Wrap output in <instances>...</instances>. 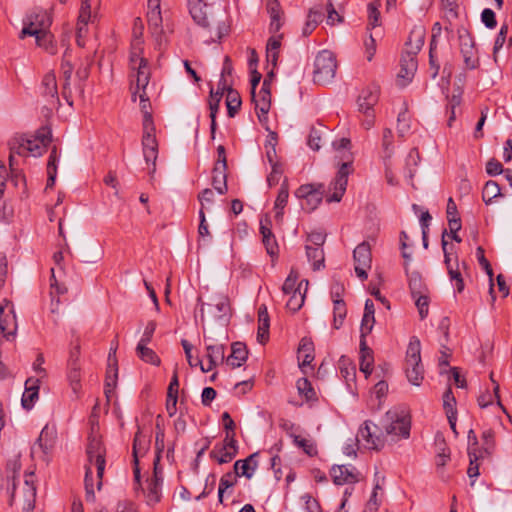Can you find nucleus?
I'll list each match as a JSON object with an SVG mask.
<instances>
[{
	"instance_id": "nucleus-1",
	"label": "nucleus",
	"mask_w": 512,
	"mask_h": 512,
	"mask_svg": "<svg viewBox=\"0 0 512 512\" xmlns=\"http://www.w3.org/2000/svg\"><path fill=\"white\" fill-rule=\"evenodd\" d=\"M188 10L196 25L209 33L211 41L220 40L229 32L226 7L209 0H188Z\"/></svg>"
},
{
	"instance_id": "nucleus-2",
	"label": "nucleus",
	"mask_w": 512,
	"mask_h": 512,
	"mask_svg": "<svg viewBox=\"0 0 512 512\" xmlns=\"http://www.w3.org/2000/svg\"><path fill=\"white\" fill-rule=\"evenodd\" d=\"M333 148L339 153L337 156L341 162L335 179L331 182L329 190L331 195L327 196V202H340L347 187L348 176L352 172L353 156L350 151L351 141L348 138H341L333 141Z\"/></svg>"
},
{
	"instance_id": "nucleus-3",
	"label": "nucleus",
	"mask_w": 512,
	"mask_h": 512,
	"mask_svg": "<svg viewBox=\"0 0 512 512\" xmlns=\"http://www.w3.org/2000/svg\"><path fill=\"white\" fill-rule=\"evenodd\" d=\"M384 428L387 436L408 438L411 429V419L408 412L400 407L388 410L384 418Z\"/></svg>"
},
{
	"instance_id": "nucleus-4",
	"label": "nucleus",
	"mask_w": 512,
	"mask_h": 512,
	"mask_svg": "<svg viewBox=\"0 0 512 512\" xmlns=\"http://www.w3.org/2000/svg\"><path fill=\"white\" fill-rule=\"evenodd\" d=\"M420 353V341L417 337H412L406 351L405 371L408 381L416 386H419L424 378V368L421 363Z\"/></svg>"
},
{
	"instance_id": "nucleus-5",
	"label": "nucleus",
	"mask_w": 512,
	"mask_h": 512,
	"mask_svg": "<svg viewBox=\"0 0 512 512\" xmlns=\"http://www.w3.org/2000/svg\"><path fill=\"white\" fill-rule=\"evenodd\" d=\"M313 80L317 84L330 83L336 74L337 62L335 55L328 50H322L318 53L314 62Z\"/></svg>"
},
{
	"instance_id": "nucleus-6",
	"label": "nucleus",
	"mask_w": 512,
	"mask_h": 512,
	"mask_svg": "<svg viewBox=\"0 0 512 512\" xmlns=\"http://www.w3.org/2000/svg\"><path fill=\"white\" fill-rule=\"evenodd\" d=\"M142 151L147 165H152V167L149 168V174L151 177H153L154 173L156 172L158 142L155 136L154 123L153 121H150L149 116H147L143 126Z\"/></svg>"
},
{
	"instance_id": "nucleus-7",
	"label": "nucleus",
	"mask_w": 512,
	"mask_h": 512,
	"mask_svg": "<svg viewBox=\"0 0 512 512\" xmlns=\"http://www.w3.org/2000/svg\"><path fill=\"white\" fill-rule=\"evenodd\" d=\"M52 18L44 9H35L24 19L20 38L35 36L50 29Z\"/></svg>"
},
{
	"instance_id": "nucleus-8",
	"label": "nucleus",
	"mask_w": 512,
	"mask_h": 512,
	"mask_svg": "<svg viewBox=\"0 0 512 512\" xmlns=\"http://www.w3.org/2000/svg\"><path fill=\"white\" fill-rule=\"evenodd\" d=\"M356 441L367 449L380 450L384 447L386 438L376 424L365 421L358 430Z\"/></svg>"
},
{
	"instance_id": "nucleus-9",
	"label": "nucleus",
	"mask_w": 512,
	"mask_h": 512,
	"mask_svg": "<svg viewBox=\"0 0 512 512\" xmlns=\"http://www.w3.org/2000/svg\"><path fill=\"white\" fill-rule=\"evenodd\" d=\"M324 192L323 184H303L295 191V196L301 200L303 210L312 212L322 202Z\"/></svg>"
},
{
	"instance_id": "nucleus-10",
	"label": "nucleus",
	"mask_w": 512,
	"mask_h": 512,
	"mask_svg": "<svg viewBox=\"0 0 512 512\" xmlns=\"http://www.w3.org/2000/svg\"><path fill=\"white\" fill-rule=\"evenodd\" d=\"M142 44L132 42L130 64L132 69H137L136 86L138 89L146 88L150 80V72L147 60L142 56Z\"/></svg>"
},
{
	"instance_id": "nucleus-11",
	"label": "nucleus",
	"mask_w": 512,
	"mask_h": 512,
	"mask_svg": "<svg viewBox=\"0 0 512 512\" xmlns=\"http://www.w3.org/2000/svg\"><path fill=\"white\" fill-rule=\"evenodd\" d=\"M87 458L88 465H94L97 471L98 481V489L101 488L102 482L101 479L103 477V473L105 470V448L102 444L100 438L93 436L89 438V442L87 445Z\"/></svg>"
},
{
	"instance_id": "nucleus-12",
	"label": "nucleus",
	"mask_w": 512,
	"mask_h": 512,
	"mask_svg": "<svg viewBox=\"0 0 512 512\" xmlns=\"http://www.w3.org/2000/svg\"><path fill=\"white\" fill-rule=\"evenodd\" d=\"M273 76V72L268 74V77L264 79L262 83V87L259 92L255 91L251 93L252 101L255 104V109L257 111L258 119L260 122L267 120V114L270 110L271 106V92H270V83L271 77Z\"/></svg>"
},
{
	"instance_id": "nucleus-13",
	"label": "nucleus",
	"mask_w": 512,
	"mask_h": 512,
	"mask_svg": "<svg viewBox=\"0 0 512 512\" xmlns=\"http://www.w3.org/2000/svg\"><path fill=\"white\" fill-rule=\"evenodd\" d=\"M458 36L465 67L470 70L476 69L479 65V59L473 37L466 29L459 30Z\"/></svg>"
},
{
	"instance_id": "nucleus-14",
	"label": "nucleus",
	"mask_w": 512,
	"mask_h": 512,
	"mask_svg": "<svg viewBox=\"0 0 512 512\" xmlns=\"http://www.w3.org/2000/svg\"><path fill=\"white\" fill-rule=\"evenodd\" d=\"M353 259L357 276L361 280H366L372 262L370 245L367 242L360 243L353 251Z\"/></svg>"
},
{
	"instance_id": "nucleus-15",
	"label": "nucleus",
	"mask_w": 512,
	"mask_h": 512,
	"mask_svg": "<svg viewBox=\"0 0 512 512\" xmlns=\"http://www.w3.org/2000/svg\"><path fill=\"white\" fill-rule=\"evenodd\" d=\"M8 145H9V150H10L9 166H10V169L12 172L11 180L15 183V185H17L18 181L25 182V179L21 173L16 172L13 168L15 165V156L16 155H19V156L29 155L28 148L26 146V138L21 137V136L13 137L9 141Z\"/></svg>"
},
{
	"instance_id": "nucleus-16",
	"label": "nucleus",
	"mask_w": 512,
	"mask_h": 512,
	"mask_svg": "<svg viewBox=\"0 0 512 512\" xmlns=\"http://www.w3.org/2000/svg\"><path fill=\"white\" fill-rule=\"evenodd\" d=\"M147 21L151 35L155 38L156 42L161 45L163 29L160 0H148Z\"/></svg>"
},
{
	"instance_id": "nucleus-17",
	"label": "nucleus",
	"mask_w": 512,
	"mask_h": 512,
	"mask_svg": "<svg viewBox=\"0 0 512 512\" xmlns=\"http://www.w3.org/2000/svg\"><path fill=\"white\" fill-rule=\"evenodd\" d=\"M330 475L337 485L353 484L359 481V472L352 465L333 466Z\"/></svg>"
},
{
	"instance_id": "nucleus-18",
	"label": "nucleus",
	"mask_w": 512,
	"mask_h": 512,
	"mask_svg": "<svg viewBox=\"0 0 512 512\" xmlns=\"http://www.w3.org/2000/svg\"><path fill=\"white\" fill-rule=\"evenodd\" d=\"M207 311L214 320H226L230 311L228 297L224 294L215 295L207 304Z\"/></svg>"
},
{
	"instance_id": "nucleus-19",
	"label": "nucleus",
	"mask_w": 512,
	"mask_h": 512,
	"mask_svg": "<svg viewBox=\"0 0 512 512\" xmlns=\"http://www.w3.org/2000/svg\"><path fill=\"white\" fill-rule=\"evenodd\" d=\"M446 231H444L442 235V249L444 252V262L447 266L448 275L451 281H455V289L458 293L463 292L464 290V281L459 270L458 261L455 262V265L451 263L450 256L446 250L447 241L445 240Z\"/></svg>"
},
{
	"instance_id": "nucleus-20",
	"label": "nucleus",
	"mask_w": 512,
	"mask_h": 512,
	"mask_svg": "<svg viewBox=\"0 0 512 512\" xmlns=\"http://www.w3.org/2000/svg\"><path fill=\"white\" fill-rule=\"evenodd\" d=\"M40 379L30 377L25 382V390L21 398L24 409L30 410L39 398Z\"/></svg>"
},
{
	"instance_id": "nucleus-21",
	"label": "nucleus",
	"mask_w": 512,
	"mask_h": 512,
	"mask_svg": "<svg viewBox=\"0 0 512 512\" xmlns=\"http://www.w3.org/2000/svg\"><path fill=\"white\" fill-rule=\"evenodd\" d=\"M22 510L33 512L36 500V486L34 484V474H26L24 485L22 487Z\"/></svg>"
},
{
	"instance_id": "nucleus-22",
	"label": "nucleus",
	"mask_w": 512,
	"mask_h": 512,
	"mask_svg": "<svg viewBox=\"0 0 512 512\" xmlns=\"http://www.w3.org/2000/svg\"><path fill=\"white\" fill-rule=\"evenodd\" d=\"M206 357L208 359V367L204 368L202 361L198 359L203 372H208L214 369L217 365L222 364L225 359V346L222 344H208L206 346Z\"/></svg>"
},
{
	"instance_id": "nucleus-23",
	"label": "nucleus",
	"mask_w": 512,
	"mask_h": 512,
	"mask_svg": "<svg viewBox=\"0 0 512 512\" xmlns=\"http://www.w3.org/2000/svg\"><path fill=\"white\" fill-rule=\"evenodd\" d=\"M266 11L270 16V32L277 33L283 25V10L278 0H267Z\"/></svg>"
},
{
	"instance_id": "nucleus-24",
	"label": "nucleus",
	"mask_w": 512,
	"mask_h": 512,
	"mask_svg": "<svg viewBox=\"0 0 512 512\" xmlns=\"http://www.w3.org/2000/svg\"><path fill=\"white\" fill-rule=\"evenodd\" d=\"M416 70L417 59L415 54L410 52L403 54L400 60V71L398 73V78L405 80L403 85L412 79Z\"/></svg>"
},
{
	"instance_id": "nucleus-25",
	"label": "nucleus",
	"mask_w": 512,
	"mask_h": 512,
	"mask_svg": "<svg viewBox=\"0 0 512 512\" xmlns=\"http://www.w3.org/2000/svg\"><path fill=\"white\" fill-rule=\"evenodd\" d=\"M378 99L379 95L378 89L376 87L362 90L361 94L358 97L359 111L364 114L373 112V107L378 102Z\"/></svg>"
},
{
	"instance_id": "nucleus-26",
	"label": "nucleus",
	"mask_w": 512,
	"mask_h": 512,
	"mask_svg": "<svg viewBox=\"0 0 512 512\" xmlns=\"http://www.w3.org/2000/svg\"><path fill=\"white\" fill-rule=\"evenodd\" d=\"M307 289L308 280L303 279L298 283V291L287 294L289 299L287 300L286 307L290 311L296 312L303 306Z\"/></svg>"
},
{
	"instance_id": "nucleus-27",
	"label": "nucleus",
	"mask_w": 512,
	"mask_h": 512,
	"mask_svg": "<svg viewBox=\"0 0 512 512\" xmlns=\"http://www.w3.org/2000/svg\"><path fill=\"white\" fill-rule=\"evenodd\" d=\"M72 72H73V65L71 64L70 59H69V54L66 51L63 56V60H62V64H61V74L64 79L63 84H62V95L70 105L72 104V102L70 101L71 91H70L69 86H70V79H71Z\"/></svg>"
},
{
	"instance_id": "nucleus-28",
	"label": "nucleus",
	"mask_w": 512,
	"mask_h": 512,
	"mask_svg": "<svg viewBox=\"0 0 512 512\" xmlns=\"http://www.w3.org/2000/svg\"><path fill=\"white\" fill-rule=\"evenodd\" d=\"M225 89H226V86H225V84H223L221 92H219V90L216 92H214L213 89L210 90V96H209L208 103H209V109H210V118H211L210 130H211V138L212 139L215 138V132H216V127H217L216 115L218 113L219 104H220V101H221V98H222V95H223V92Z\"/></svg>"
},
{
	"instance_id": "nucleus-29",
	"label": "nucleus",
	"mask_w": 512,
	"mask_h": 512,
	"mask_svg": "<svg viewBox=\"0 0 512 512\" xmlns=\"http://www.w3.org/2000/svg\"><path fill=\"white\" fill-rule=\"evenodd\" d=\"M257 456V453H254L247 457L245 460H237L234 463V472L236 476H245L246 478L250 479L254 471L257 467V462L255 460V457Z\"/></svg>"
},
{
	"instance_id": "nucleus-30",
	"label": "nucleus",
	"mask_w": 512,
	"mask_h": 512,
	"mask_svg": "<svg viewBox=\"0 0 512 512\" xmlns=\"http://www.w3.org/2000/svg\"><path fill=\"white\" fill-rule=\"evenodd\" d=\"M270 319L265 305H261L258 309V331L257 339L264 344L269 337Z\"/></svg>"
},
{
	"instance_id": "nucleus-31",
	"label": "nucleus",
	"mask_w": 512,
	"mask_h": 512,
	"mask_svg": "<svg viewBox=\"0 0 512 512\" xmlns=\"http://www.w3.org/2000/svg\"><path fill=\"white\" fill-rule=\"evenodd\" d=\"M67 379L69 381L70 388L73 393V397L78 399L81 392V368L80 364L72 362V365H68Z\"/></svg>"
},
{
	"instance_id": "nucleus-32",
	"label": "nucleus",
	"mask_w": 512,
	"mask_h": 512,
	"mask_svg": "<svg viewBox=\"0 0 512 512\" xmlns=\"http://www.w3.org/2000/svg\"><path fill=\"white\" fill-rule=\"evenodd\" d=\"M95 15L92 14L91 11V4L89 1H81L80 9H79V15L77 20V26L79 35L83 36L87 34V25L89 22L93 21V18Z\"/></svg>"
},
{
	"instance_id": "nucleus-33",
	"label": "nucleus",
	"mask_w": 512,
	"mask_h": 512,
	"mask_svg": "<svg viewBox=\"0 0 512 512\" xmlns=\"http://www.w3.org/2000/svg\"><path fill=\"white\" fill-rule=\"evenodd\" d=\"M375 307L371 299L365 301L364 314L361 321V331L363 336L371 333L375 324Z\"/></svg>"
},
{
	"instance_id": "nucleus-34",
	"label": "nucleus",
	"mask_w": 512,
	"mask_h": 512,
	"mask_svg": "<svg viewBox=\"0 0 512 512\" xmlns=\"http://www.w3.org/2000/svg\"><path fill=\"white\" fill-rule=\"evenodd\" d=\"M456 399L451 391V389H447L443 395V407L446 412L447 419L449 424L453 430H455L456 420H457V410H456Z\"/></svg>"
},
{
	"instance_id": "nucleus-35",
	"label": "nucleus",
	"mask_w": 512,
	"mask_h": 512,
	"mask_svg": "<svg viewBox=\"0 0 512 512\" xmlns=\"http://www.w3.org/2000/svg\"><path fill=\"white\" fill-rule=\"evenodd\" d=\"M162 484L163 481H160L157 478H150L148 480L147 489L142 490L145 494L146 503L148 505L153 506L160 501Z\"/></svg>"
},
{
	"instance_id": "nucleus-36",
	"label": "nucleus",
	"mask_w": 512,
	"mask_h": 512,
	"mask_svg": "<svg viewBox=\"0 0 512 512\" xmlns=\"http://www.w3.org/2000/svg\"><path fill=\"white\" fill-rule=\"evenodd\" d=\"M231 354L227 358V362L233 368L240 367L247 359L248 351L246 346L241 342H235L231 347Z\"/></svg>"
},
{
	"instance_id": "nucleus-37",
	"label": "nucleus",
	"mask_w": 512,
	"mask_h": 512,
	"mask_svg": "<svg viewBox=\"0 0 512 512\" xmlns=\"http://www.w3.org/2000/svg\"><path fill=\"white\" fill-rule=\"evenodd\" d=\"M306 256L309 262L312 264L313 270H321L325 267V254L323 247H313L310 244H307L306 247Z\"/></svg>"
},
{
	"instance_id": "nucleus-38",
	"label": "nucleus",
	"mask_w": 512,
	"mask_h": 512,
	"mask_svg": "<svg viewBox=\"0 0 512 512\" xmlns=\"http://www.w3.org/2000/svg\"><path fill=\"white\" fill-rule=\"evenodd\" d=\"M227 167L220 164H215L212 175V185L219 194H224L227 191Z\"/></svg>"
},
{
	"instance_id": "nucleus-39",
	"label": "nucleus",
	"mask_w": 512,
	"mask_h": 512,
	"mask_svg": "<svg viewBox=\"0 0 512 512\" xmlns=\"http://www.w3.org/2000/svg\"><path fill=\"white\" fill-rule=\"evenodd\" d=\"M67 292V288L64 285H60L55 278L54 269H51L50 279V296H51V311L54 313L57 311L60 299L59 296Z\"/></svg>"
},
{
	"instance_id": "nucleus-40",
	"label": "nucleus",
	"mask_w": 512,
	"mask_h": 512,
	"mask_svg": "<svg viewBox=\"0 0 512 512\" xmlns=\"http://www.w3.org/2000/svg\"><path fill=\"white\" fill-rule=\"evenodd\" d=\"M54 438H55V431L53 428H50L48 425H46L42 430L41 433L34 444L33 449L35 447H39L44 453H48L54 444Z\"/></svg>"
},
{
	"instance_id": "nucleus-41",
	"label": "nucleus",
	"mask_w": 512,
	"mask_h": 512,
	"mask_svg": "<svg viewBox=\"0 0 512 512\" xmlns=\"http://www.w3.org/2000/svg\"><path fill=\"white\" fill-rule=\"evenodd\" d=\"M282 35H273L268 39L266 46V56L268 62L272 64L273 67L277 65L279 48L281 46Z\"/></svg>"
},
{
	"instance_id": "nucleus-42",
	"label": "nucleus",
	"mask_w": 512,
	"mask_h": 512,
	"mask_svg": "<svg viewBox=\"0 0 512 512\" xmlns=\"http://www.w3.org/2000/svg\"><path fill=\"white\" fill-rule=\"evenodd\" d=\"M323 13L321 8H312L309 10V13L307 15V20L305 22V25L303 27V35L308 36L310 35L314 29L317 27V25L322 21Z\"/></svg>"
},
{
	"instance_id": "nucleus-43",
	"label": "nucleus",
	"mask_w": 512,
	"mask_h": 512,
	"mask_svg": "<svg viewBox=\"0 0 512 512\" xmlns=\"http://www.w3.org/2000/svg\"><path fill=\"white\" fill-rule=\"evenodd\" d=\"M116 348H110L108 356V368L106 377V386L114 388L117 380V360L115 357Z\"/></svg>"
},
{
	"instance_id": "nucleus-44",
	"label": "nucleus",
	"mask_w": 512,
	"mask_h": 512,
	"mask_svg": "<svg viewBox=\"0 0 512 512\" xmlns=\"http://www.w3.org/2000/svg\"><path fill=\"white\" fill-rule=\"evenodd\" d=\"M236 456V450L229 451L227 448L217 444L210 452V457L219 464L229 463Z\"/></svg>"
},
{
	"instance_id": "nucleus-45",
	"label": "nucleus",
	"mask_w": 512,
	"mask_h": 512,
	"mask_svg": "<svg viewBox=\"0 0 512 512\" xmlns=\"http://www.w3.org/2000/svg\"><path fill=\"white\" fill-rule=\"evenodd\" d=\"M43 94L58 101V89L56 76L53 73H47L42 80Z\"/></svg>"
},
{
	"instance_id": "nucleus-46",
	"label": "nucleus",
	"mask_w": 512,
	"mask_h": 512,
	"mask_svg": "<svg viewBox=\"0 0 512 512\" xmlns=\"http://www.w3.org/2000/svg\"><path fill=\"white\" fill-rule=\"evenodd\" d=\"M289 191L288 185L284 182L278 192L275 200L274 209L276 210V219H281L283 216V210L288 203Z\"/></svg>"
},
{
	"instance_id": "nucleus-47",
	"label": "nucleus",
	"mask_w": 512,
	"mask_h": 512,
	"mask_svg": "<svg viewBox=\"0 0 512 512\" xmlns=\"http://www.w3.org/2000/svg\"><path fill=\"white\" fill-rule=\"evenodd\" d=\"M333 304V326L335 329H339L343 325L347 308L343 299H334Z\"/></svg>"
},
{
	"instance_id": "nucleus-48",
	"label": "nucleus",
	"mask_w": 512,
	"mask_h": 512,
	"mask_svg": "<svg viewBox=\"0 0 512 512\" xmlns=\"http://www.w3.org/2000/svg\"><path fill=\"white\" fill-rule=\"evenodd\" d=\"M498 391H499V385L496 384L494 386V389H493V392L489 391V390H486L485 392L481 393L477 399V402H478V405L481 407V408H486L488 407L489 405H491L493 403V399L496 398L497 399V405L503 410L505 411V408L503 407V405L501 404L500 402V398H499V395H498Z\"/></svg>"
},
{
	"instance_id": "nucleus-49",
	"label": "nucleus",
	"mask_w": 512,
	"mask_h": 512,
	"mask_svg": "<svg viewBox=\"0 0 512 512\" xmlns=\"http://www.w3.org/2000/svg\"><path fill=\"white\" fill-rule=\"evenodd\" d=\"M241 98L237 91H235L232 88H227V99H226V106H227V113L229 117H234L235 114L238 112L241 106Z\"/></svg>"
},
{
	"instance_id": "nucleus-50",
	"label": "nucleus",
	"mask_w": 512,
	"mask_h": 512,
	"mask_svg": "<svg viewBox=\"0 0 512 512\" xmlns=\"http://www.w3.org/2000/svg\"><path fill=\"white\" fill-rule=\"evenodd\" d=\"M289 436L293 438L294 444L301 448L307 455L314 456L317 454V447L312 439L302 438L293 433H289Z\"/></svg>"
},
{
	"instance_id": "nucleus-51",
	"label": "nucleus",
	"mask_w": 512,
	"mask_h": 512,
	"mask_svg": "<svg viewBox=\"0 0 512 512\" xmlns=\"http://www.w3.org/2000/svg\"><path fill=\"white\" fill-rule=\"evenodd\" d=\"M148 449V441L144 435H142L141 431L138 430L134 436L133 441V457L134 462L137 464L139 456H142L146 453Z\"/></svg>"
},
{
	"instance_id": "nucleus-52",
	"label": "nucleus",
	"mask_w": 512,
	"mask_h": 512,
	"mask_svg": "<svg viewBox=\"0 0 512 512\" xmlns=\"http://www.w3.org/2000/svg\"><path fill=\"white\" fill-rule=\"evenodd\" d=\"M138 356L146 363L158 366L160 364V358L147 344L138 343L136 347Z\"/></svg>"
},
{
	"instance_id": "nucleus-53",
	"label": "nucleus",
	"mask_w": 512,
	"mask_h": 512,
	"mask_svg": "<svg viewBox=\"0 0 512 512\" xmlns=\"http://www.w3.org/2000/svg\"><path fill=\"white\" fill-rule=\"evenodd\" d=\"M501 196V188L496 181L489 180L486 182L483 191L482 198L486 204H490L493 199Z\"/></svg>"
},
{
	"instance_id": "nucleus-54",
	"label": "nucleus",
	"mask_w": 512,
	"mask_h": 512,
	"mask_svg": "<svg viewBox=\"0 0 512 512\" xmlns=\"http://www.w3.org/2000/svg\"><path fill=\"white\" fill-rule=\"evenodd\" d=\"M236 478L235 472H228L221 477L218 488V501L220 503H223L224 492L236 484Z\"/></svg>"
},
{
	"instance_id": "nucleus-55",
	"label": "nucleus",
	"mask_w": 512,
	"mask_h": 512,
	"mask_svg": "<svg viewBox=\"0 0 512 512\" xmlns=\"http://www.w3.org/2000/svg\"><path fill=\"white\" fill-rule=\"evenodd\" d=\"M145 89L146 88H140L138 89L136 87V90L133 91L132 93V98L133 100L135 101L136 100V95L139 96V99H140V104H141V110L143 112V123L146 121L147 119V116H149V119L150 121H153V118H152V114L151 112L149 111V108H150V103H149V100L147 98V95H146V92H145Z\"/></svg>"
},
{
	"instance_id": "nucleus-56",
	"label": "nucleus",
	"mask_w": 512,
	"mask_h": 512,
	"mask_svg": "<svg viewBox=\"0 0 512 512\" xmlns=\"http://www.w3.org/2000/svg\"><path fill=\"white\" fill-rule=\"evenodd\" d=\"M34 37L36 38V44L39 47L44 48L50 54L56 53V49L53 44V36L49 30L42 32L40 34H37Z\"/></svg>"
},
{
	"instance_id": "nucleus-57",
	"label": "nucleus",
	"mask_w": 512,
	"mask_h": 512,
	"mask_svg": "<svg viewBox=\"0 0 512 512\" xmlns=\"http://www.w3.org/2000/svg\"><path fill=\"white\" fill-rule=\"evenodd\" d=\"M380 0H375L368 4V27L376 28L380 26L379 18H380Z\"/></svg>"
},
{
	"instance_id": "nucleus-58",
	"label": "nucleus",
	"mask_w": 512,
	"mask_h": 512,
	"mask_svg": "<svg viewBox=\"0 0 512 512\" xmlns=\"http://www.w3.org/2000/svg\"><path fill=\"white\" fill-rule=\"evenodd\" d=\"M450 460V450L446 446L445 442L437 444V454L435 457V463L438 471L442 469L446 463Z\"/></svg>"
},
{
	"instance_id": "nucleus-59",
	"label": "nucleus",
	"mask_w": 512,
	"mask_h": 512,
	"mask_svg": "<svg viewBox=\"0 0 512 512\" xmlns=\"http://www.w3.org/2000/svg\"><path fill=\"white\" fill-rule=\"evenodd\" d=\"M298 279L299 273L295 269H291L282 286L285 295L298 291Z\"/></svg>"
},
{
	"instance_id": "nucleus-60",
	"label": "nucleus",
	"mask_w": 512,
	"mask_h": 512,
	"mask_svg": "<svg viewBox=\"0 0 512 512\" xmlns=\"http://www.w3.org/2000/svg\"><path fill=\"white\" fill-rule=\"evenodd\" d=\"M85 493H86V500L93 502L95 500V492L93 488V472L91 465H86L85 467Z\"/></svg>"
},
{
	"instance_id": "nucleus-61",
	"label": "nucleus",
	"mask_w": 512,
	"mask_h": 512,
	"mask_svg": "<svg viewBox=\"0 0 512 512\" xmlns=\"http://www.w3.org/2000/svg\"><path fill=\"white\" fill-rule=\"evenodd\" d=\"M382 147H383V151H384L385 160L390 159L393 154L394 146H393V133H392V130L389 128H386L383 130Z\"/></svg>"
},
{
	"instance_id": "nucleus-62",
	"label": "nucleus",
	"mask_w": 512,
	"mask_h": 512,
	"mask_svg": "<svg viewBox=\"0 0 512 512\" xmlns=\"http://www.w3.org/2000/svg\"><path fill=\"white\" fill-rule=\"evenodd\" d=\"M297 390L300 395H303L306 400H312L316 397V393L307 378H300L297 383Z\"/></svg>"
},
{
	"instance_id": "nucleus-63",
	"label": "nucleus",
	"mask_w": 512,
	"mask_h": 512,
	"mask_svg": "<svg viewBox=\"0 0 512 512\" xmlns=\"http://www.w3.org/2000/svg\"><path fill=\"white\" fill-rule=\"evenodd\" d=\"M338 366L342 376L346 380H349L355 376V366L349 358L342 356L338 361Z\"/></svg>"
},
{
	"instance_id": "nucleus-64",
	"label": "nucleus",
	"mask_w": 512,
	"mask_h": 512,
	"mask_svg": "<svg viewBox=\"0 0 512 512\" xmlns=\"http://www.w3.org/2000/svg\"><path fill=\"white\" fill-rule=\"evenodd\" d=\"M410 130V117L406 109L398 114L397 118V131L399 137H404Z\"/></svg>"
}]
</instances>
